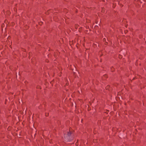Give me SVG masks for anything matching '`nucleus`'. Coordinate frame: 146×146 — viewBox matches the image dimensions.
I'll return each mask as SVG.
<instances>
[{"label": "nucleus", "mask_w": 146, "mask_h": 146, "mask_svg": "<svg viewBox=\"0 0 146 146\" xmlns=\"http://www.w3.org/2000/svg\"><path fill=\"white\" fill-rule=\"evenodd\" d=\"M24 29L25 30L28 29L29 28V26L27 25H25L24 27Z\"/></svg>", "instance_id": "nucleus-1"}, {"label": "nucleus", "mask_w": 146, "mask_h": 146, "mask_svg": "<svg viewBox=\"0 0 146 146\" xmlns=\"http://www.w3.org/2000/svg\"><path fill=\"white\" fill-rule=\"evenodd\" d=\"M52 10V9H50L48 10L47 11V12L45 13V14L47 15H48L50 13V11H51Z\"/></svg>", "instance_id": "nucleus-2"}, {"label": "nucleus", "mask_w": 146, "mask_h": 146, "mask_svg": "<svg viewBox=\"0 0 146 146\" xmlns=\"http://www.w3.org/2000/svg\"><path fill=\"white\" fill-rule=\"evenodd\" d=\"M5 26V25L4 24V23H3L1 25V29H2V30H3V28Z\"/></svg>", "instance_id": "nucleus-3"}, {"label": "nucleus", "mask_w": 146, "mask_h": 146, "mask_svg": "<svg viewBox=\"0 0 146 146\" xmlns=\"http://www.w3.org/2000/svg\"><path fill=\"white\" fill-rule=\"evenodd\" d=\"M12 127L11 126H9L7 129V130L8 131H10L12 129Z\"/></svg>", "instance_id": "nucleus-4"}, {"label": "nucleus", "mask_w": 146, "mask_h": 146, "mask_svg": "<svg viewBox=\"0 0 146 146\" xmlns=\"http://www.w3.org/2000/svg\"><path fill=\"white\" fill-rule=\"evenodd\" d=\"M37 89H41V87L40 86L38 85L36 86Z\"/></svg>", "instance_id": "nucleus-5"}, {"label": "nucleus", "mask_w": 146, "mask_h": 146, "mask_svg": "<svg viewBox=\"0 0 146 146\" xmlns=\"http://www.w3.org/2000/svg\"><path fill=\"white\" fill-rule=\"evenodd\" d=\"M43 24V23L42 22L40 21L38 23V24L40 26H41Z\"/></svg>", "instance_id": "nucleus-6"}, {"label": "nucleus", "mask_w": 146, "mask_h": 146, "mask_svg": "<svg viewBox=\"0 0 146 146\" xmlns=\"http://www.w3.org/2000/svg\"><path fill=\"white\" fill-rule=\"evenodd\" d=\"M54 82V80H53L50 82V84H51L52 86H53V84Z\"/></svg>", "instance_id": "nucleus-7"}, {"label": "nucleus", "mask_w": 146, "mask_h": 146, "mask_svg": "<svg viewBox=\"0 0 146 146\" xmlns=\"http://www.w3.org/2000/svg\"><path fill=\"white\" fill-rule=\"evenodd\" d=\"M7 99H6L5 100V104H6V103H7Z\"/></svg>", "instance_id": "nucleus-8"}, {"label": "nucleus", "mask_w": 146, "mask_h": 146, "mask_svg": "<svg viewBox=\"0 0 146 146\" xmlns=\"http://www.w3.org/2000/svg\"><path fill=\"white\" fill-rule=\"evenodd\" d=\"M5 23H7L8 22V21L7 20H5V22H4Z\"/></svg>", "instance_id": "nucleus-9"}, {"label": "nucleus", "mask_w": 146, "mask_h": 146, "mask_svg": "<svg viewBox=\"0 0 146 146\" xmlns=\"http://www.w3.org/2000/svg\"><path fill=\"white\" fill-rule=\"evenodd\" d=\"M45 115L46 116H48V113H45Z\"/></svg>", "instance_id": "nucleus-10"}, {"label": "nucleus", "mask_w": 146, "mask_h": 146, "mask_svg": "<svg viewBox=\"0 0 146 146\" xmlns=\"http://www.w3.org/2000/svg\"><path fill=\"white\" fill-rule=\"evenodd\" d=\"M71 133L70 132L68 133V135H71Z\"/></svg>", "instance_id": "nucleus-11"}, {"label": "nucleus", "mask_w": 146, "mask_h": 146, "mask_svg": "<svg viewBox=\"0 0 146 146\" xmlns=\"http://www.w3.org/2000/svg\"><path fill=\"white\" fill-rule=\"evenodd\" d=\"M50 12H51V13H52L53 12V10H52V11H50Z\"/></svg>", "instance_id": "nucleus-12"}, {"label": "nucleus", "mask_w": 146, "mask_h": 146, "mask_svg": "<svg viewBox=\"0 0 146 146\" xmlns=\"http://www.w3.org/2000/svg\"><path fill=\"white\" fill-rule=\"evenodd\" d=\"M105 40H106V39H105V38H104L103 39V41H105Z\"/></svg>", "instance_id": "nucleus-13"}, {"label": "nucleus", "mask_w": 146, "mask_h": 146, "mask_svg": "<svg viewBox=\"0 0 146 146\" xmlns=\"http://www.w3.org/2000/svg\"><path fill=\"white\" fill-rule=\"evenodd\" d=\"M62 40L63 41V38H62Z\"/></svg>", "instance_id": "nucleus-14"}, {"label": "nucleus", "mask_w": 146, "mask_h": 146, "mask_svg": "<svg viewBox=\"0 0 146 146\" xmlns=\"http://www.w3.org/2000/svg\"><path fill=\"white\" fill-rule=\"evenodd\" d=\"M36 134H35V135H36Z\"/></svg>", "instance_id": "nucleus-15"}]
</instances>
